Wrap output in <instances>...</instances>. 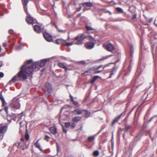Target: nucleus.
<instances>
[{"label":"nucleus","mask_w":157,"mask_h":157,"mask_svg":"<svg viewBox=\"0 0 157 157\" xmlns=\"http://www.w3.org/2000/svg\"><path fill=\"white\" fill-rule=\"evenodd\" d=\"M49 59V58L45 59L35 62H33L32 59L27 61L25 65H23L21 67V71L18 74L19 77L27 79L28 75H32L33 71H38L39 67H43Z\"/></svg>","instance_id":"f257e3e1"},{"label":"nucleus","mask_w":157,"mask_h":157,"mask_svg":"<svg viewBox=\"0 0 157 157\" xmlns=\"http://www.w3.org/2000/svg\"><path fill=\"white\" fill-rule=\"evenodd\" d=\"M128 46L129 49L128 54H127V55L128 58L126 61L129 63V66L128 68V69L130 71H131L132 58L135 49L133 45L132 44H130Z\"/></svg>","instance_id":"f03ea898"},{"label":"nucleus","mask_w":157,"mask_h":157,"mask_svg":"<svg viewBox=\"0 0 157 157\" xmlns=\"http://www.w3.org/2000/svg\"><path fill=\"white\" fill-rule=\"evenodd\" d=\"M87 37V36L86 35L85 33L79 34L76 38L75 40L72 42H69V46L72 45L73 44H75L78 45H81L83 43V40Z\"/></svg>","instance_id":"7ed1b4c3"},{"label":"nucleus","mask_w":157,"mask_h":157,"mask_svg":"<svg viewBox=\"0 0 157 157\" xmlns=\"http://www.w3.org/2000/svg\"><path fill=\"white\" fill-rule=\"evenodd\" d=\"M29 2L28 0H24L22 1V4L23 6L24 10L25 12L27 14V19L26 20V22L29 24H32L35 22V19L31 16L30 14L29 13L27 10V5Z\"/></svg>","instance_id":"20e7f679"},{"label":"nucleus","mask_w":157,"mask_h":157,"mask_svg":"<svg viewBox=\"0 0 157 157\" xmlns=\"http://www.w3.org/2000/svg\"><path fill=\"white\" fill-rule=\"evenodd\" d=\"M10 107L12 110H15L19 109L20 107V104L16 98H14L10 104Z\"/></svg>","instance_id":"39448f33"},{"label":"nucleus","mask_w":157,"mask_h":157,"mask_svg":"<svg viewBox=\"0 0 157 157\" xmlns=\"http://www.w3.org/2000/svg\"><path fill=\"white\" fill-rule=\"evenodd\" d=\"M52 92V89L51 85L49 83H46L45 89V94L46 96H50Z\"/></svg>","instance_id":"423d86ee"},{"label":"nucleus","mask_w":157,"mask_h":157,"mask_svg":"<svg viewBox=\"0 0 157 157\" xmlns=\"http://www.w3.org/2000/svg\"><path fill=\"white\" fill-rule=\"evenodd\" d=\"M140 57L141 59L143 58V56L144 57V54L148 52V48L147 47H145L144 45L143 44H141L140 46Z\"/></svg>","instance_id":"0eeeda50"},{"label":"nucleus","mask_w":157,"mask_h":157,"mask_svg":"<svg viewBox=\"0 0 157 157\" xmlns=\"http://www.w3.org/2000/svg\"><path fill=\"white\" fill-rule=\"evenodd\" d=\"M61 112L63 113V115L68 117L69 116V105H65L61 109Z\"/></svg>","instance_id":"6e6552de"},{"label":"nucleus","mask_w":157,"mask_h":157,"mask_svg":"<svg viewBox=\"0 0 157 157\" xmlns=\"http://www.w3.org/2000/svg\"><path fill=\"white\" fill-rule=\"evenodd\" d=\"M103 46L107 51L111 52L114 49L113 45L111 43L103 44Z\"/></svg>","instance_id":"1a4fd4ad"},{"label":"nucleus","mask_w":157,"mask_h":157,"mask_svg":"<svg viewBox=\"0 0 157 157\" xmlns=\"http://www.w3.org/2000/svg\"><path fill=\"white\" fill-rule=\"evenodd\" d=\"M125 114V111H124L120 115L115 117L113 120L112 125L113 126L116 122L118 121L120 119L121 116H124Z\"/></svg>","instance_id":"9d476101"},{"label":"nucleus","mask_w":157,"mask_h":157,"mask_svg":"<svg viewBox=\"0 0 157 157\" xmlns=\"http://www.w3.org/2000/svg\"><path fill=\"white\" fill-rule=\"evenodd\" d=\"M95 44V43L93 42H87L85 44V46L87 49H91L94 48Z\"/></svg>","instance_id":"9b49d317"},{"label":"nucleus","mask_w":157,"mask_h":157,"mask_svg":"<svg viewBox=\"0 0 157 157\" xmlns=\"http://www.w3.org/2000/svg\"><path fill=\"white\" fill-rule=\"evenodd\" d=\"M56 43L57 44H63L66 46H69V43L66 42V41L62 39H58L56 40Z\"/></svg>","instance_id":"f8f14e48"},{"label":"nucleus","mask_w":157,"mask_h":157,"mask_svg":"<svg viewBox=\"0 0 157 157\" xmlns=\"http://www.w3.org/2000/svg\"><path fill=\"white\" fill-rule=\"evenodd\" d=\"M43 36L45 39L48 42H51L52 40V37L50 35L46 33L43 34Z\"/></svg>","instance_id":"ddd939ff"},{"label":"nucleus","mask_w":157,"mask_h":157,"mask_svg":"<svg viewBox=\"0 0 157 157\" xmlns=\"http://www.w3.org/2000/svg\"><path fill=\"white\" fill-rule=\"evenodd\" d=\"M20 71H21L18 73V74L16 75L15 76H14L12 78V79L9 81V83L13 82L15 81H16L17 80V78L18 79H19L20 80H21V79L25 80V79H23L22 78H20L19 77H18V74H19V73Z\"/></svg>","instance_id":"4468645a"},{"label":"nucleus","mask_w":157,"mask_h":157,"mask_svg":"<svg viewBox=\"0 0 157 157\" xmlns=\"http://www.w3.org/2000/svg\"><path fill=\"white\" fill-rule=\"evenodd\" d=\"M69 96L70 98L71 101L72 102V104L75 106H78L79 104L78 102L75 100L71 94H70Z\"/></svg>","instance_id":"2eb2a0df"},{"label":"nucleus","mask_w":157,"mask_h":157,"mask_svg":"<svg viewBox=\"0 0 157 157\" xmlns=\"http://www.w3.org/2000/svg\"><path fill=\"white\" fill-rule=\"evenodd\" d=\"M7 127L6 126L0 127V134H4L6 131Z\"/></svg>","instance_id":"dca6fc26"},{"label":"nucleus","mask_w":157,"mask_h":157,"mask_svg":"<svg viewBox=\"0 0 157 157\" xmlns=\"http://www.w3.org/2000/svg\"><path fill=\"white\" fill-rule=\"evenodd\" d=\"M118 67H113V70L110 71V75L109 76V78H110L112 77L113 75L116 72Z\"/></svg>","instance_id":"f3484780"},{"label":"nucleus","mask_w":157,"mask_h":157,"mask_svg":"<svg viewBox=\"0 0 157 157\" xmlns=\"http://www.w3.org/2000/svg\"><path fill=\"white\" fill-rule=\"evenodd\" d=\"M51 132L53 134L55 135L57 133V128L56 127L52 126L49 128Z\"/></svg>","instance_id":"a211bd4d"},{"label":"nucleus","mask_w":157,"mask_h":157,"mask_svg":"<svg viewBox=\"0 0 157 157\" xmlns=\"http://www.w3.org/2000/svg\"><path fill=\"white\" fill-rule=\"evenodd\" d=\"M142 135L140 133H139L135 137L133 140V142L137 141L141 138Z\"/></svg>","instance_id":"6ab92c4d"},{"label":"nucleus","mask_w":157,"mask_h":157,"mask_svg":"<svg viewBox=\"0 0 157 157\" xmlns=\"http://www.w3.org/2000/svg\"><path fill=\"white\" fill-rule=\"evenodd\" d=\"M34 29L37 33H40L41 31L40 27L37 25H35L34 26Z\"/></svg>","instance_id":"aec40b11"},{"label":"nucleus","mask_w":157,"mask_h":157,"mask_svg":"<svg viewBox=\"0 0 157 157\" xmlns=\"http://www.w3.org/2000/svg\"><path fill=\"white\" fill-rule=\"evenodd\" d=\"M58 65L59 67L64 68L66 71L68 70V68L63 63L59 62L58 63Z\"/></svg>","instance_id":"412c9836"},{"label":"nucleus","mask_w":157,"mask_h":157,"mask_svg":"<svg viewBox=\"0 0 157 157\" xmlns=\"http://www.w3.org/2000/svg\"><path fill=\"white\" fill-rule=\"evenodd\" d=\"M34 145L37 148H38L40 151H43L42 147L40 145V144L38 143V140L34 144Z\"/></svg>","instance_id":"4be33fe9"},{"label":"nucleus","mask_w":157,"mask_h":157,"mask_svg":"<svg viewBox=\"0 0 157 157\" xmlns=\"http://www.w3.org/2000/svg\"><path fill=\"white\" fill-rule=\"evenodd\" d=\"M73 113L75 115L81 114L82 113L81 111L79 109H77L74 110L73 111Z\"/></svg>","instance_id":"5701e85b"},{"label":"nucleus","mask_w":157,"mask_h":157,"mask_svg":"<svg viewBox=\"0 0 157 157\" xmlns=\"http://www.w3.org/2000/svg\"><path fill=\"white\" fill-rule=\"evenodd\" d=\"M83 111L85 112V117L88 118L90 117V112L88 111L86 109L83 110Z\"/></svg>","instance_id":"b1692460"},{"label":"nucleus","mask_w":157,"mask_h":157,"mask_svg":"<svg viewBox=\"0 0 157 157\" xmlns=\"http://www.w3.org/2000/svg\"><path fill=\"white\" fill-rule=\"evenodd\" d=\"M82 5L83 6H86L91 7L92 6V4L91 2H84V3H83L82 4Z\"/></svg>","instance_id":"393cba45"},{"label":"nucleus","mask_w":157,"mask_h":157,"mask_svg":"<svg viewBox=\"0 0 157 157\" xmlns=\"http://www.w3.org/2000/svg\"><path fill=\"white\" fill-rule=\"evenodd\" d=\"M95 138V136H90L88 137L87 141L89 142L93 141Z\"/></svg>","instance_id":"a878e982"},{"label":"nucleus","mask_w":157,"mask_h":157,"mask_svg":"<svg viewBox=\"0 0 157 157\" xmlns=\"http://www.w3.org/2000/svg\"><path fill=\"white\" fill-rule=\"evenodd\" d=\"M22 113H21V114H13V115L16 117L15 118H13V119L14 121H15L17 118H18V120L20 119L21 118V114Z\"/></svg>","instance_id":"bb28decb"},{"label":"nucleus","mask_w":157,"mask_h":157,"mask_svg":"<svg viewBox=\"0 0 157 157\" xmlns=\"http://www.w3.org/2000/svg\"><path fill=\"white\" fill-rule=\"evenodd\" d=\"M98 78H101V77H99L98 75L94 76L90 81L91 83H93Z\"/></svg>","instance_id":"cd10ccee"},{"label":"nucleus","mask_w":157,"mask_h":157,"mask_svg":"<svg viewBox=\"0 0 157 157\" xmlns=\"http://www.w3.org/2000/svg\"><path fill=\"white\" fill-rule=\"evenodd\" d=\"M81 120V117L78 116L75 117L72 119V121L74 122H78Z\"/></svg>","instance_id":"c85d7f7f"},{"label":"nucleus","mask_w":157,"mask_h":157,"mask_svg":"<svg viewBox=\"0 0 157 157\" xmlns=\"http://www.w3.org/2000/svg\"><path fill=\"white\" fill-rule=\"evenodd\" d=\"M117 11L119 13H124V10L122 8L119 7H117L116 8Z\"/></svg>","instance_id":"c756f323"},{"label":"nucleus","mask_w":157,"mask_h":157,"mask_svg":"<svg viewBox=\"0 0 157 157\" xmlns=\"http://www.w3.org/2000/svg\"><path fill=\"white\" fill-rule=\"evenodd\" d=\"M132 14V19L134 20L136 19L137 17V14L136 12H131Z\"/></svg>","instance_id":"7c9ffc66"},{"label":"nucleus","mask_w":157,"mask_h":157,"mask_svg":"<svg viewBox=\"0 0 157 157\" xmlns=\"http://www.w3.org/2000/svg\"><path fill=\"white\" fill-rule=\"evenodd\" d=\"M142 72V71H141V70H140L139 67H138L136 73V75L137 76H139L141 74Z\"/></svg>","instance_id":"2f4dec72"},{"label":"nucleus","mask_w":157,"mask_h":157,"mask_svg":"<svg viewBox=\"0 0 157 157\" xmlns=\"http://www.w3.org/2000/svg\"><path fill=\"white\" fill-rule=\"evenodd\" d=\"M55 141L56 144L57 152H59L61 151V147L56 141V140H55Z\"/></svg>","instance_id":"473e14b6"},{"label":"nucleus","mask_w":157,"mask_h":157,"mask_svg":"<svg viewBox=\"0 0 157 157\" xmlns=\"http://www.w3.org/2000/svg\"><path fill=\"white\" fill-rule=\"evenodd\" d=\"M132 127V126L129 125H125L124 128V131L125 132H127L128 130L131 128Z\"/></svg>","instance_id":"72a5a7b5"},{"label":"nucleus","mask_w":157,"mask_h":157,"mask_svg":"<svg viewBox=\"0 0 157 157\" xmlns=\"http://www.w3.org/2000/svg\"><path fill=\"white\" fill-rule=\"evenodd\" d=\"M86 30L88 31H91V30H94V31L95 30V29H93V28H92L91 27L88 26L87 25H86Z\"/></svg>","instance_id":"f704fd0d"},{"label":"nucleus","mask_w":157,"mask_h":157,"mask_svg":"<svg viewBox=\"0 0 157 157\" xmlns=\"http://www.w3.org/2000/svg\"><path fill=\"white\" fill-rule=\"evenodd\" d=\"M89 37L90 38L89 39L93 41V42L95 43V44L97 41V40L95 39L92 36L90 35H89Z\"/></svg>","instance_id":"c9c22d12"},{"label":"nucleus","mask_w":157,"mask_h":157,"mask_svg":"<svg viewBox=\"0 0 157 157\" xmlns=\"http://www.w3.org/2000/svg\"><path fill=\"white\" fill-rule=\"evenodd\" d=\"M93 154L94 155L97 156L99 155V152L98 150H96L94 151Z\"/></svg>","instance_id":"e433bc0d"},{"label":"nucleus","mask_w":157,"mask_h":157,"mask_svg":"<svg viewBox=\"0 0 157 157\" xmlns=\"http://www.w3.org/2000/svg\"><path fill=\"white\" fill-rule=\"evenodd\" d=\"M22 48V46L21 44H20L17 46L16 48V50L18 51L20 50Z\"/></svg>","instance_id":"4c0bfd02"},{"label":"nucleus","mask_w":157,"mask_h":157,"mask_svg":"<svg viewBox=\"0 0 157 157\" xmlns=\"http://www.w3.org/2000/svg\"><path fill=\"white\" fill-rule=\"evenodd\" d=\"M55 27L57 29V30H58V31L59 32L62 33H64L66 31V30H62L59 29L58 28V26L56 25H55Z\"/></svg>","instance_id":"58836bf2"},{"label":"nucleus","mask_w":157,"mask_h":157,"mask_svg":"<svg viewBox=\"0 0 157 157\" xmlns=\"http://www.w3.org/2000/svg\"><path fill=\"white\" fill-rule=\"evenodd\" d=\"M145 19L147 22L151 23L153 20L152 18H147V17H145Z\"/></svg>","instance_id":"ea45409f"},{"label":"nucleus","mask_w":157,"mask_h":157,"mask_svg":"<svg viewBox=\"0 0 157 157\" xmlns=\"http://www.w3.org/2000/svg\"><path fill=\"white\" fill-rule=\"evenodd\" d=\"M63 12L64 14H65V15L67 17H69V14L68 13L67 10V9L66 10H63Z\"/></svg>","instance_id":"a19ab883"},{"label":"nucleus","mask_w":157,"mask_h":157,"mask_svg":"<svg viewBox=\"0 0 157 157\" xmlns=\"http://www.w3.org/2000/svg\"><path fill=\"white\" fill-rule=\"evenodd\" d=\"M102 66V65H100L98 66H95L94 67V69H95L96 70H97L100 68Z\"/></svg>","instance_id":"79ce46f5"},{"label":"nucleus","mask_w":157,"mask_h":157,"mask_svg":"<svg viewBox=\"0 0 157 157\" xmlns=\"http://www.w3.org/2000/svg\"><path fill=\"white\" fill-rule=\"evenodd\" d=\"M50 138V137L47 135H45L44 138V140L47 141H49V140Z\"/></svg>","instance_id":"37998d69"},{"label":"nucleus","mask_w":157,"mask_h":157,"mask_svg":"<svg viewBox=\"0 0 157 157\" xmlns=\"http://www.w3.org/2000/svg\"><path fill=\"white\" fill-rule=\"evenodd\" d=\"M82 8V6L81 4L79 5V7L77 8V11L78 12Z\"/></svg>","instance_id":"c03bdc74"},{"label":"nucleus","mask_w":157,"mask_h":157,"mask_svg":"<svg viewBox=\"0 0 157 157\" xmlns=\"http://www.w3.org/2000/svg\"><path fill=\"white\" fill-rule=\"evenodd\" d=\"M61 124L62 126L63 132L65 133H66V134L67 133V130L63 126V125H62Z\"/></svg>","instance_id":"a18cd8bd"},{"label":"nucleus","mask_w":157,"mask_h":157,"mask_svg":"<svg viewBox=\"0 0 157 157\" xmlns=\"http://www.w3.org/2000/svg\"><path fill=\"white\" fill-rule=\"evenodd\" d=\"M8 107L7 106H5L4 108V110L6 111L7 115L8 114Z\"/></svg>","instance_id":"49530a36"},{"label":"nucleus","mask_w":157,"mask_h":157,"mask_svg":"<svg viewBox=\"0 0 157 157\" xmlns=\"http://www.w3.org/2000/svg\"><path fill=\"white\" fill-rule=\"evenodd\" d=\"M25 138L27 140H28L29 139V136L27 133L25 135Z\"/></svg>","instance_id":"de8ad7c7"},{"label":"nucleus","mask_w":157,"mask_h":157,"mask_svg":"<svg viewBox=\"0 0 157 157\" xmlns=\"http://www.w3.org/2000/svg\"><path fill=\"white\" fill-rule=\"evenodd\" d=\"M102 71L98 70H96L95 69H94V73H99L101 72V71Z\"/></svg>","instance_id":"09e8293b"},{"label":"nucleus","mask_w":157,"mask_h":157,"mask_svg":"<svg viewBox=\"0 0 157 157\" xmlns=\"http://www.w3.org/2000/svg\"><path fill=\"white\" fill-rule=\"evenodd\" d=\"M80 64H84L85 63V62L84 61H81L78 62Z\"/></svg>","instance_id":"8fccbe9b"},{"label":"nucleus","mask_w":157,"mask_h":157,"mask_svg":"<svg viewBox=\"0 0 157 157\" xmlns=\"http://www.w3.org/2000/svg\"><path fill=\"white\" fill-rule=\"evenodd\" d=\"M9 33L10 34H12L14 33V31L13 29H10L9 31Z\"/></svg>","instance_id":"3c124183"},{"label":"nucleus","mask_w":157,"mask_h":157,"mask_svg":"<svg viewBox=\"0 0 157 157\" xmlns=\"http://www.w3.org/2000/svg\"><path fill=\"white\" fill-rule=\"evenodd\" d=\"M2 105L3 106H5L6 105V102L5 101V100H3V101H2Z\"/></svg>","instance_id":"603ef678"},{"label":"nucleus","mask_w":157,"mask_h":157,"mask_svg":"<svg viewBox=\"0 0 157 157\" xmlns=\"http://www.w3.org/2000/svg\"><path fill=\"white\" fill-rule=\"evenodd\" d=\"M133 110V109H132V110H131L128 113L127 117H128L131 113L132 111Z\"/></svg>","instance_id":"864d4df0"},{"label":"nucleus","mask_w":157,"mask_h":157,"mask_svg":"<svg viewBox=\"0 0 157 157\" xmlns=\"http://www.w3.org/2000/svg\"><path fill=\"white\" fill-rule=\"evenodd\" d=\"M83 74L85 75H89V72L88 71H86L83 73Z\"/></svg>","instance_id":"5fc2aeb1"},{"label":"nucleus","mask_w":157,"mask_h":157,"mask_svg":"<svg viewBox=\"0 0 157 157\" xmlns=\"http://www.w3.org/2000/svg\"><path fill=\"white\" fill-rule=\"evenodd\" d=\"M0 98L1 100L3 101V100H5L3 96L2 95H1L0 96Z\"/></svg>","instance_id":"6e6d98bb"},{"label":"nucleus","mask_w":157,"mask_h":157,"mask_svg":"<svg viewBox=\"0 0 157 157\" xmlns=\"http://www.w3.org/2000/svg\"><path fill=\"white\" fill-rule=\"evenodd\" d=\"M4 134H0V141L2 140Z\"/></svg>","instance_id":"4d7b16f0"},{"label":"nucleus","mask_w":157,"mask_h":157,"mask_svg":"<svg viewBox=\"0 0 157 157\" xmlns=\"http://www.w3.org/2000/svg\"><path fill=\"white\" fill-rule=\"evenodd\" d=\"M113 136L112 139H111V144H112V148H113V144H114V142H113Z\"/></svg>","instance_id":"13d9d810"},{"label":"nucleus","mask_w":157,"mask_h":157,"mask_svg":"<svg viewBox=\"0 0 157 157\" xmlns=\"http://www.w3.org/2000/svg\"><path fill=\"white\" fill-rule=\"evenodd\" d=\"M75 123H73L71 125V127L72 128H74L75 126Z\"/></svg>","instance_id":"bf43d9fd"},{"label":"nucleus","mask_w":157,"mask_h":157,"mask_svg":"<svg viewBox=\"0 0 157 157\" xmlns=\"http://www.w3.org/2000/svg\"><path fill=\"white\" fill-rule=\"evenodd\" d=\"M4 76V74L2 72H0V77L1 78L3 77Z\"/></svg>","instance_id":"052dcab7"},{"label":"nucleus","mask_w":157,"mask_h":157,"mask_svg":"<svg viewBox=\"0 0 157 157\" xmlns=\"http://www.w3.org/2000/svg\"><path fill=\"white\" fill-rule=\"evenodd\" d=\"M65 126L66 128H69V122H66L65 123Z\"/></svg>","instance_id":"680f3d73"},{"label":"nucleus","mask_w":157,"mask_h":157,"mask_svg":"<svg viewBox=\"0 0 157 157\" xmlns=\"http://www.w3.org/2000/svg\"><path fill=\"white\" fill-rule=\"evenodd\" d=\"M104 129V128H103L101 129L94 136H97L98 134H99L100 132L101 131Z\"/></svg>","instance_id":"e2e57ef3"},{"label":"nucleus","mask_w":157,"mask_h":157,"mask_svg":"<svg viewBox=\"0 0 157 157\" xmlns=\"http://www.w3.org/2000/svg\"><path fill=\"white\" fill-rule=\"evenodd\" d=\"M124 13V15L126 16V17L128 18L130 17V16L128 14H127L125 13Z\"/></svg>","instance_id":"0e129e2a"},{"label":"nucleus","mask_w":157,"mask_h":157,"mask_svg":"<svg viewBox=\"0 0 157 157\" xmlns=\"http://www.w3.org/2000/svg\"><path fill=\"white\" fill-rule=\"evenodd\" d=\"M154 118V117H151L148 121V122H151L152 120L153 119V118Z\"/></svg>","instance_id":"69168bd1"},{"label":"nucleus","mask_w":157,"mask_h":157,"mask_svg":"<svg viewBox=\"0 0 157 157\" xmlns=\"http://www.w3.org/2000/svg\"><path fill=\"white\" fill-rule=\"evenodd\" d=\"M146 132L147 133H150V130H146Z\"/></svg>","instance_id":"338daca9"},{"label":"nucleus","mask_w":157,"mask_h":157,"mask_svg":"<svg viewBox=\"0 0 157 157\" xmlns=\"http://www.w3.org/2000/svg\"><path fill=\"white\" fill-rule=\"evenodd\" d=\"M128 10L130 12H131H131H135V11H134V10L131 11V10H130V8H129V9H128Z\"/></svg>","instance_id":"774afa93"}]
</instances>
